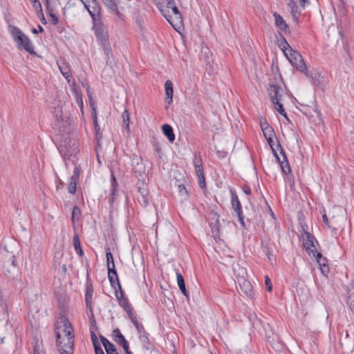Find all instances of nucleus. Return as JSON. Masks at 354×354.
Instances as JSON below:
<instances>
[{"label": "nucleus", "instance_id": "obj_43", "mask_svg": "<svg viewBox=\"0 0 354 354\" xmlns=\"http://www.w3.org/2000/svg\"><path fill=\"white\" fill-rule=\"evenodd\" d=\"M60 72L63 75V76L68 80V82H70L69 78L71 77V75L70 74V69L68 66H59Z\"/></svg>", "mask_w": 354, "mask_h": 354}, {"label": "nucleus", "instance_id": "obj_29", "mask_svg": "<svg viewBox=\"0 0 354 354\" xmlns=\"http://www.w3.org/2000/svg\"><path fill=\"white\" fill-rule=\"evenodd\" d=\"M194 165L197 177L203 176L204 171L202 165V160L201 158H198L196 153L194 154Z\"/></svg>", "mask_w": 354, "mask_h": 354}, {"label": "nucleus", "instance_id": "obj_1", "mask_svg": "<svg viewBox=\"0 0 354 354\" xmlns=\"http://www.w3.org/2000/svg\"><path fill=\"white\" fill-rule=\"evenodd\" d=\"M59 319L55 324L57 351L60 354H73L75 335L72 324L64 314L59 315Z\"/></svg>", "mask_w": 354, "mask_h": 354}, {"label": "nucleus", "instance_id": "obj_13", "mask_svg": "<svg viewBox=\"0 0 354 354\" xmlns=\"http://www.w3.org/2000/svg\"><path fill=\"white\" fill-rule=\"evenodd\" d=\"M207 220L212 233L215 235H219L221 227L220 216L217 212L212 211L208 214Z\"/></svg>", "mask_w": 354, "mask_h": 354}, {"label": "nucleus", "instance_id": "obj_32", "mask_svg": "<svg viewBox=\"0 0 354 354\" xmlns=\"http://www.w3.org/2000/svg\"><path fill=\"white\" fill-rule=\"evenodd\" d=\"M347 304L354 314V281L351 283V287L348 292Z\"/></svg>", "mask_w": 354, "mask_h": 354}, {"label": "nucleus", "instance_id": "obj_51", "mask_svg": "<svg viewBox=\"0 0 354 354\" xmlns=\"http://www.w3.org/2000/svg\"><path fill=\"white\" fill-rule=\"evenodd\" d=\"M138 201L142 205L145 207H147L149 205L148 196H138Z\"/></svg>", "mask_w": 354, "mask_h": 354}, {"label": "nucleus", "instance_id": "obj_45", "mask_svg": "<svg viewBox=\"0 0 354 354\" xmlns=\"http://www.w3.org/2000/svg\"><path fill=\"white\" fill-rule=\"evenodd\" d=\"M143 344V346L146 350L150 349L151 342L149 339V335H142V338H140Z\"/></svg>", "mask_w": 354, "mask_h": 354}, {"label": "nucleus", "instance_id": "obj_34", "mask_svg": "<svg viewBox=\"0 0 354 354\" xmlns=\"http://www.w3.org/2000/svg\"><path fill=\"white\" fill-rule=\"evenodd\" d=\"M73 246H74V248H75L77 254L81 257L83 256L84 252H83L82 249L81 248L80 241L79 236L77 234H75L73 236Z\"/></svg>", "mask_w": 354, "mask_h": 354}, {"label": "nucleus", "instance_id": "obj_26", "mask_svg": "<svg viewBox=\"0 0 354 354\" xmlns=\"http://www.w3.org/2000/svg\"><path fill=\"white\" fill-rule=\"evenodd\" d=\"M165 102L168 104H171L173 102V84L170 80H167L165 83Z\"/></svg>", "mask_w": 354, "mask_h": 354}, {"label": "nucleus", "instance_id": "obj_59", "mask_svg": "<svg viewBox=\"0 0 354 354\" xmlns=\"http://www.w3.org/2000/svg\"><path fill=\"white\" fill-rule=\"evenodd\" d=\"M265 279H266L265 283H266V290H267V291L270 292L272 290L271 280L270 279V278L268 276H266Z\"/></svg>", "mask_w": 354, "mask_h": 354}, {"label": "nucleus", "instance_id": "obj_52", "mask_svg": "<svg viewBox=\"0 0 354 354\" xmlns=\"http://www.w3.org/2000/svg\"><path fill=\"white\" fill-rule=\"evenodd\" d=\"M263 133L265 137L276 136V133L272 127L268 128L266 130H264Z\"/></svg>", "mask_w": 354, "mask_h": 354}, {"label": "nucleus", "instance_id": "obj_16", "mask_svg": "<svg viewBox=\"0 0 354 354\" xmlns=\"http://www.w3.org/2000/svg\"><path fill=\"white\" fill-rule=\"evenodd\" d=\"M108 270V278L110 282L111 287L116 290V288L118 290H121V285L119 281V279L118 277L117 271L115 270V263H113V265H108L107 267Z\"/></svg>", "mask_w": 354, "mask_h": 354}, {"label": "nucleus", "instance_id": "obj_63", "mask_svg": "<svg viewBox=\"0 0 354 354\" xmlns=\"http://www.w3.org/2000/svg\"><path fill=\"white\" fill-rule=\"evenodd\" d=\"M242 189H243V192L245 194H247V195L251 194L252 191H251L250 187L248 185L243 186Z\"/></svg>", "mask_w": 354, "mask_h": 354}, {"label": "nucleus", "instance_id": "obj_55", "mask_svg": "<svg viewBox=\"0 0 354 354\" xmlns=\"http://www.w3.org/2000/svg\"><path fill=\"white\" fill-rule=\"evenodd\" d=\"M125 312L127 313L129 318L130 320L133 319L136 317V315L133 311V308L131 307L129 309H126Z\"/></svg>", "mask_w": 354, "mask_h": 354}, {"label": "nucleus", "instance_id": "obj_5", "mask_svg": "<svg viewBox=\"0 0 354 354\" xmlns=\"http://www.w3.org/2000/svg\"><path fill=\"white\" fill-rule=\"evenodd\" d=\"M259 322L263 328V330L261 331V333L264 334L267 342L270 344L272 348L278 349L279 347V335L274 333L270 325L268 323L263 322L261 320H259Z\"/></svg>", "mask_w": 354, "mask_h": 354}, {"label": "nucleus", "instance_id": "obj_48", "mask_svg": "<svg viewBox=\"0 0 354 354\" xmlns=\"http://www.w3.org/2000/svg\"><path fill=\"white\" fill-rule=\"evenodd\" d=\"M5 264L7 266L12 265L13 266V268L15 269L17 267L15 256L12 255L10 257V258H9L8 260L6 261Z\"/></svg>", "mask_w": 354, "mask_h": 354}, {"label": "nucleus", "instance_id": "obj_47", "mask_svg": "<svg viewBox=\"0 0 354 354\" xmlns=\"http://www.w3.org/2000/svg\"><path fill=\"white\" fill-rule=\"evenodd\" d=\"M274 137V136H270V137H265V138H266L268 145H270L274 156H277V151L274 147V140H273Z\"/></svg>", "mask_w": 354, "mask_h": 354}, {"label": "nucleus", "instance_id": "obj_53", "mask_svg": "<svg viewBox=\"0 0 354 354\" xmlns=\"http://www.w3.org/2000/svg\"><path fill=\"white\" fill-rule=\"evenodd\" d=\"M48 15H49V21L51 24L56 25L58 24L59 20L56 15V13L48 14Z\"/></svg>", "mask_w": 354, "mask_h": 354}, {"label": "nucleus", "instance_id": "obj_17", "mask_svg": "<svg viewBox=\"0 0 354 354\" xmlns=\"http://www.w3.org/2000/svg\"><path fill=\"white\" fill-rule=\"evenodd\" d=\"M272 102L282 101L283 89L277 84H270L268 89Z\"/></svg>", "mask_w": 354, "mask_h": 354}, {"label": "nucleus", "instance_id": "obj_61", "mask_svg": "<svg viewBox=\"0 0 354 354\" xmlns=\"http://www.w3.org/2000/svg\"><path fill=\"white\" fill-rule=\"evenodd\" d=\"M94 350L95 354H105L100 346V344L94 345Z\"/></svg>", "mask_w": 354, "mask_h": 354}, {"label": "nucleus", "instance_id": "obj_44", "mask_svg": "<svg viewBox=\"0 0 354 354\" xmlns=\"http://www.w3.org/2000/svg\"><path fill=\"white\" fill-rule=\"evenodd\" d=\"M12 37L14 38V40L16 41L19 39H21V37H23L25 35L22 33V32L17 28V27H13L12 32Z\"/></svg>", "mask_w": 354, "mask_h": 354}, {"label": "nucleus", "instance_id": "obj_19", "mask_svg": "<svg viewBox=\"0 0 354 354\" xmlns=\"http://www.w3.org/2000/svg\"><path fill=\"white\" fill-rule=\"evenodd\" d=\"M111 189L110 190V195L108 198L109 203L112 205L115 200V197L117 196V192H118V182L115 178V176L113 174V172H111Z\"/></svg>", "mask_w": 354, "mask_h": 354}, {"label": "nucleus", "instance_id": "obj_42", "mask_svg": "<svg viewBox=\"0 0 354 354\" xmlns=\"http://www.w3.org/2000/svg\"><path fill=\"white\" fill-rule=\"evenodd\" d=\"M33 354H45L42 343L39 342L37 340L35 342L33 346Z\"/></svg>", "mask_w": 354, "mask_h": 354}, {"label": "nucleus", "instance_id": "obj_27", "mask_svg": "<svg viewBox=\"0 0 354 354\" xmlns=\"http://www.w3.org/2000/svg\"><path fill=\"white\" fill-rule=\"evenodd\" d=\"M91 118L93 122L95 131L96 133V139L97 140V146H100V139L102 138V133H100V126L97 123V113L95 108H93L91 111Z\"/></svg>", "mask_w": 354, "mask_h": 354}, {"label": "nucleus", "instance_id": "obj_30", "mask_svg": "<svg viewBox=\"0 0 354 354\" xmlns=\"http://www.w3.org/2000/svg\"><path fill=\"white\" fill-rule=\"evenodd\" d=\"M176 279H177V283H178V288L180 290L181 292L186 297L188 298L189 297V295H188V292H187V290L186 289L184 277L182 275V274L180 273L179 272H176Z\"/></svg>", "mask_w": 354, "mask_h": 354}, {"label": "nucleus", "instance_id": "obj_23", "mask_svg": "<svg viewBox=\"0 0 354 354\" xmlns=\"http://www.w3.org/2000/svg\"><path fill=\"white\" fill-rule=\"evenodd\" d=\"M104 5L106 8L113 13L117 17H120L121 13L119 10L118 3L116 0H102Z\"/></svg>", "mask_w": 354, "mask_h": 354}, {"label": "nucleus", "instance_id": "obj_8", "mask_svg": "<svg viewBox=\"0 0 354 354\" xmlns=\"http://www.w3.org/2000/svg\"><path fill=\"white\" fill-rule=\"evenodd\" d=\"M93 292L94 288L91 279L88 278V283L85 284V304L87 312L90 313L92 319H94Z\"/></svg>", "mask_w": 354, "mask_h": 354}, {"label": "nucleus", "instance_id": "obj_36", "mask_svg": "<svg viewBox=\"0 0 354 354\" xmlns=\"http://www.w3.org/2000/svg\"><path fill=\"white\" fill-rule=\"evenodd\" d=\"M46 10L48 14L56 13V2L50 0H45Z\"/></svg>", "mask_w": 354, "mask_h": 354}, {"label": "nucleus", "instance_id": "obj_15", "mask_svg": "<svg viewBox=\"0 0 354 354\" xmlns=\"http://www.w3.org/2000/svg\"><path fill=\"white\" fill-rule=\"evenodd\" d=\"M313 257L316 259L317 263L319 266L321 272L325 277H327L329 273V266L328 265V260L326 257H324L321 252L317 250H314Z\"/></svg>", "mask_w": 354, "mask_h": 354}, {"label": "nucleus", "instance_id": "obj_60", "mask_svg": "<svg viewBox=\"0 0 354 354\" xmlns=\"http://www.w3.org/2000/svg\"><path fill=\"white\" fill-rule=\"evenodd\" d=\"M91 340H92L93 346L100 344L98 342L97 337L93 331L91 332Z\"/></svg>", "mask_w": 354, "mask_h": 354}, {"label": "nucleus", "instance_id": "obj_62", "mask_svg": "<svg viewBox=\"0 0 354 354\" xmlns=\"http://www.w3.org/2000/svg\"><path fill=\"white\" fill-rule=\"evenodd\" d=\"M198 178V185L201 188L205 187V176Z\"/></svg>", "mask_w": 354, "mask_h": 354}, {"label": "nucleus", "instance_id": "obj_54", "mask_svg": "<svg viewBox=\"0 0 354 354\" xmlns=\"http://www.w3.org/2000/svg\"><path fill=\"white\" fill-rule=\"evenodd\" d=\"M136 330L139 334V338H142V335H149V334L146 332L143 325L142 324L136 328Z\"/></svg>", "mask_w": 354, "mask_h": 354}, {"label": "nucleus", "instance_id": "obj_46", "mask_svg": "<svg viewBox=\"0 0 354 354\" xmlns=\"http://www.w3.org/2000/svg\"><path fill=\"white\" fill-rule=\"evenodd\" d=\"M178 189L180 196H183L184 198H187L188 196V192L183 184H178Z\"/></svg>", "mask_w": 354, "mask_h": 354}, {"label": "nucleus", "instance_id": "obj_7", "mask_svg": "<svg viewBox=\"0 0 354 354\" xmlns=\"http://www.w3.org/2000/svg\"><path fill=\"white\" fill-rule=\"evenodd\" d=\"M85 8L88 10L93 22L101 20L100 6L97 0H82Z\"/></svg>", "mask_w": 354, "mask_h": 354}, {"label": "nucleus", "instance_id": "obj_12", "mask_svg": "<svg viewBox=\"0 0 354 354\" xmlns=\"http://www.w3.org/2000/svg\"><path fill=\"white\" fill-rule=\"evenodd\" d=\"M276 147H277V149L279 150L280 155H281L283 156V160H281L279 156L277 154V156H275V158H277V162H279L283 173L285 175H288V174H290L291 172V169H290V165L288 163L286 153H285L283 149L282 148L280 142L278 140H277V144Z\"/></svg>", "mask_w": 354, "mask_h": 354}, {"label": "nucleus", "instance_id": "obj_18", "mask_svg": "<svg viewBox=\"0 0 354 354\" xmlns=\"http://www.w3.org/2000/svg\"><path fill=\"white\" fill-rule=\"evenodd\" d=\"M339 344L344 353L352 352L354 348V339L350 338L347 332L344 337L340 338Z\"/></svg>", "mask_w": 354, "mask_h": 354}, {"label": "nucleus", "instance_id": "obj_31", "mask_svg": "<svg viewBox=\"0 0 354 354\" xmlns=\"http://www.w3.org/2000/svg\"><path fill=\"white\" fill-rule=\"evenodd\" d=\"M162 130L164 135L167 138L170 142H173L175 140V134L173 128L168 124L162 126Z\"/></svg>", "mask_w": 354, "mask_h": 354}, {"label": "nucleus", "instance_id": "obj_38", "mask_svg": "<svg viewBox=\"0 0 354 354\" xmlns=\"http://www.w3.org/2000/svg\"><path fill=\"white\" fill-rule=\"evenodd\" d=\"M122 120H123V124L125 126V129L127 132H129L130 131V129H129V111L125 109L122 114Z\"/></svg>", "mask_w": 354, "mask_h": 354}, {"label": "nucleus", "instance_id": "obj_2", "mask_svg": "<svg viewBox=\"0 0 354 354\" xmlns=\"http://www.w3.org/2000/svg\"><path fill=\"white\" fill-rule=\"evenodd\" d=\"M176 1L155 0L161 14L174 28L177 24H180L183 21L182 15L178 8Z\"/></svg>", "mask_w": 354, "mask_h": 354}, {"label": "nucleus", "instance_id": "obj_39", "mask_svg": "<svg viewBox=\"0 0 354 354\" xmlns=\"http://www.w3.org/2000/svg\"><path fill=\"white\" fill-rule=\"evenodd\" d=\"M81 210L79 207L74 206L71 213V221L75 223V221H79L81 216Z\"/></svg>", "mask_w": 354, "mask_h": 354}, {"label": "nucleus", "instance_id": "obj_56", "mask_svg": "<svg viewBox=\"0 0 354 354\" xmlns=\"http://www.w3.org/2000/svg\"><path fill=\"white\" fill-rule=\"evenodd\" d=\"M32 6L36 10H39V12H41V15H43L41 5L39 1L35 0L32 1Z\"/></svg>", "mask_w": 354, "mask_h": 354}, {"label": "nucleus", "instance_id": "obj_41", "mask_svg": "<svg viewBox=\"0 0 354 354\" xmlns=\"http://www.w3.org/2000/svg\"><path fill=\"white\" fill-rule=\"evenodd\" d=\"M78 181L69 178L68 184V191L70 194H74L77 190V183Z\"/></svg>", "mask_w": 354, "mask_h": 354}, {"label": "nucleus", "instance_id": "obj_22", "mask_svg": "<svg viewBox=\"0 0 354 354\" xmlns=\"http://www.w3.org/2000/svg\"><path fill=\"white\" fill-rule=\"evenodd\" d=\"M100 339L107 354H119L116 346L105 337L100 335Z\"/></svg>", "mask_w": 354, "mask_h": 354}, {"label": "nucleus", "instance_id": "obj_49", "mask_svg": "<svg viewBox=\"0 0 354 354\" xmlns=\"http://www.w3.org/2000/svg\"><path fill=\"white\" fill-rule=\"evenodd\" d=\"M80 172H81L80 168L78 167H75L73 170V174L72 176L70 177V178L78 181L79 178H80Z\"/></svg>", "mask_w": 354, "mask_h": 354}, {"label": "nucleus", "instance_id": "obj_40", "mask_svg": "<svg viewBox=\"0 0 354 354\" xmlns=\"http://www.w3.org/2000/svg\"><path fill=\"white\" fill-rule=\"evenodd\" d=\"M281 101H277V102H272L274 104V107L277 110V111L281 115H282L283 117H285L286 119H288V116H287V113L283 108V104L281 103Z\"/></svg>", "mask_w": 354, "mask_h": 354}, {"label": "nucleus", "instance_id": "obj_4", "mask_svg": "<svg viewBox=\"0 0 354 354\" xmlns=\"http://www.w3.org/2000/svg\"><path fill=\"white\" fill-rule=\"evenodd\" d=\"M59 152L64 159L75 156L79 151L78 144L75 138H72L69 134L64 137L57 147Z\"/></svg>", "mask_w": 354, "mask_h": 354}, {"label": "nucleus", "instance_id": "obj_20", "mask_svg": "<svg viewBox=\"0 0 354 354\" xmlns=\"http://www.w3.org/2000/svg\"><path fill=\"white\" fill-rule=\"evenodd\" d=\"M118 288H116V290H115V297L118 301L119 305L125 311L126 309H129V308H131L132 306L129 304L128 299L127 297H125L124 293L122 289L121 288V290H120L119 293L118 292Z\"/></svg>", "mask_w": 354, "mask_h": 354}, {"label": "nucleus", "instance_id": "obj_37", "mask_svg": "<svg viewBox=\"0 0 354 354\" xmlns=\"http://www.w3.org/2000/svg\"><path fill=\"white\" fill-rule=\"evenodd\" d=\"M136 187L138 189V192L140 194V196H145L149 195V190L147 185L145 183H138L136 185Z\"/></svg>", "mask_w": 354, "mask_h": 354}, {"label": "nucleus", "instance_id": "obj_33", "mask_svg": "<svg viewBox=\"0 0 354 354\" xmlns=\"http://www.w3.org/2000/svg\"><path fill=\"white\" fill-rule=\"evenodd\" d=\"M241 291L248 297H252L253 295V290L251 283L248 280H243L242 283L240 284Z\"/></svg>", "mask_w": 354, "mask_h": 354}, {"label": "nucleus", "instance_id": "obj_24", "mask_svg": "<svg viewBox=\"0 0 354 354\" xmlns=\"http://www.w3.org/2000/svg\"><path fill=\"white\" fill-rule=\"evenodd\" d=\"M273 16L274 17V24L276 27L284 32H286L287 30H288V26L283 20V17L277 12L273 13Z\"/></svg>", "mask_w": 354, "mask_h": 354}, {"label": "nucleus", "instance_id": "obj_10", "mask_svg": "<svg viewBox=\"0 0 354 354\" xmlns=\"http://www.w3.org/2000/svg\"><path fill=\"white\" fill-rule=\"evenodd\" d=\"M303 236V245L307 253L309 255H313L315 249L317 250L316 246L319 245V243L314 235L311 234L307 231H304Z\"/></svg>", "mask_w": 354, "mask_h": 354}, {"label": "nucleus", "instance_id": "obj_28", "mask_svg": "<svg viewBox=\"0 0 354 354\" xmlns=\"http://www.w3.org/2000/svg\"><path fill=\"white\" fill-rule=\"evenodd\" d=\"M71 91L75 95L77 104L81 108V109H82L84 104L82 93L81 91H79V89L77 88L76 84L74 81L73 82V84L71 85Z\"/></svg>", "mask_w": 354, "mask_h": 354}, {"label": "nucleus", "instance_id": "obj_35", "mask_svg": "<svg viewBox=\"0 0 354 354\" xmlns=\"http://www.w3.org/2000/svg\"><path fill=\"white\" fill-rule=\"evenodd\" d=\"M294 65L296 66L297 68L301 72L304 73L306 76H308V70L306 65L302 58H301L298 62H296Z\"/></svg>", "mask_w": 354, "mask_h": 354}, {"label": "nucleus", "instance_id": "obj_21", "mask_svg": "<svg viewBox=\"0 0 354 354\" xmlns=\"http://www.w3.org/2000/svg\"><path fill=\"white\" fill-rule=\"evenodd\" d=\"M16 42L19 46H21V47H23V48L26 51L28 52L30 54H35L34 48L32 46L30 40L26 35H24L23 37H21V39H19L17 41H16Z\"/></svg>", "mask_w": 354, "mask_h": 354}, {"label": "nucleus", "instance_id": "obj_58", "mask_svg": "<svg viewBox=\"0 0 354 354\" xmlns=\"http://www.w3.org/2000/svg\"><path fill=\"white\" fill-rule=\"evenodd\" d=\"M322 220H323V222L325 223V225H327V227L329 229H332L333 231L336 230V228L332 227V226L330 225L329 220H328V217H327L326 214H324L322 215Z\"/></svg>", "mask_w": 354, "mask_h": 354}, {"label": "nucleus", "instance_id": "obj_3", "mask_svg": "<svg viewBox=\"0 0 354 354\" xmlns=\"http://www.w3.org/2000/svg\"><path fill=\"white\" fill-rule=\"evenodd\" d=\"M92 29L94 31L97 41L99 44L102 47L104 54L106 55V62L110 59L111 57H113V53L111 48V45L109 41L108 33L105 30L104 26L102 20L98 21L93 22Z\"/></svg>", "mask_w": 354, "mask_h": 354}, {"label": "nucleus", "instance_id": "obj_11", "mask_svg": "<svg viewBox=\"0 0 354 354\" xmlns=\"http://www.w3.org/2000/svg\"><path fill=\"white\" fill-rule=\"evenodd\" d=\"M261 245L263 252L268 257L270 262L275 259L274 252H277L276 244L270 238L261 241Z\"/></svg>", "mask_w": 354, "mask_h": 354}, {"label": "nucleus", "instance_id": "obj_14", "mask_svg": "<svg viewBox=\"0 0 354 354\" xmlns=\"http://www.w3.org/2000/svg\"><path fill=\"white\" fill-rule=\"evenodd\" d=\"M113 340L120 346L122 347L126 354H133L129 351V344L124 336L121 333L119 328H115L113 330Z\"/></svg>", "mask_w": 354, "mask_h": 354}, {"label": "nucleus", "instance_id": "obj_57", "mask_svg": "<svg viewBox=\"0 0 354 354\" xmlns=\"http://www.w3.org/2000/svg\"><path fill=\"white\" fill-rule=\"evenodd\" d=\"M260 126H261L262 131L268 129V128H269V127H271V126L269 125V124L268 123V122L266 121V119L261 120Z\"/></svg>", "mask_w": 354, "mask_h": 354}, {"label": "nucleus", "instance_id": "obj_25", "mask_svg": "<svg viewBox=\"0 0 354 354\" xmlns=\"http://www.w3.org/2000/svg\"><path fill=\"white\" fill-rule=\"evenodd\" d=\"M287 2V6L291 13V16L294 21H298V16L299 15V12L298 10V6L296 2V0H286Z\"/></svg>", "mask_w": 354, "mask_h": 354}, {"label": "nucleus", "instance_id": "obj_9", "mask_svg": "<svg viewBox=\"0 0 354 354\" xmlns=\"http://www.w3.org/2000/svg\"><path fill=\"white\" fill-rule=\"evenodd\" d=\"M230 194H231V203L233 209L236 212L239 221L240 222L241 226L243 227H245V223L244 221V216L243 214L242 210V205L241 203L238 198V196L236 193V191L234 189H230Z\"/></svg>", "mask_w": 354, "mask_h": 354}, {"label": "nucleus", "instance_id": "obj_6", "mask_svg": "<svg viewBox=\"0 0 354 354\" xmlns=\"http://www.w3.org/2000/svg\"><path fill=\"white\" fill-rule=\"evenodd\" d=\"M281 38L282 39L281 44H279V47L284 52L286 56L288 58L290 63L294 65L301 58H302L301 55L297 51L294 50L289 44L286 40L285 37L279 33Z\"/></svg>", "mask_w": 354, "mask_h": 354}, {"label": "nucleus", "instance_id": "obj_64", "mask_svg": "<svg viewBox=\"0 0 354 354\" xmlns=\"http://www.w3.org/2000/svg\"><path fill=\"white\" fill-rule=\"evenodd\" d=\"M194 104L198 105L201 104V99L198 95H196L193 100Z\"/></svg>", "mask_w": 354, "mask_h": 354}, {"label": "nucleus", "instance_id": "obj_50", "mask_svg": "<svg viewBox=\"0 0 354 354\" xmlns=\"http://www.w3.org/2000/svg\"><path fill=\"white\" fill-rule=\"evenodd\" d=\"M108 250H109V248H108ZM106 266L108 267L109 264V266L113 265V263H114L113 257L112 253L110 251L106 252Z\"/></svg>", "mask_w": 354, "mask_h": 354}]
</instances>
